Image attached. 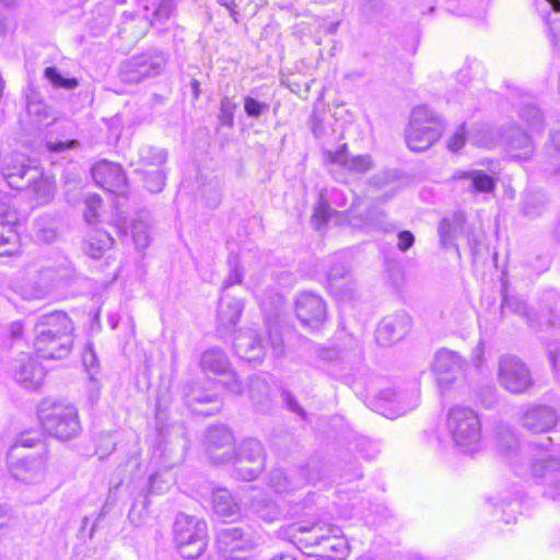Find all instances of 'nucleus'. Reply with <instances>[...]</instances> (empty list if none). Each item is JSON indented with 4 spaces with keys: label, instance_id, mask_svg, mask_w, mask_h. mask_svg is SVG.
I'll return each instance as SVG.
<instances>
[{
    "label": "nucleus",
    "instance_id": "54",
    "mask_svg": "<svg viewBox=\"0 0 560 560\" xmlns=\"http://www.w3.org/2000/svg\"><path fill=\"white\" fill-rule=\"evenodd\" d=\"M20 242L15 225L0 220V245L15 244Z\"/></svg>",
    "mask_w": 560,
    "mask_h": 560
},
{
    "label": "nucleus",
    "instance_id": "14",
    "mask_svg": "<svg viewBox=\"0 0 560 560\" xmlns=\"http://www.w3.org/2000/svg\"><path fill=\"white\" fill-rule=\"evenodd\" d=\"M465 364V359L458 352L441 349L435 353L432 370L442 394L463 381Z\"/></svg>",
    "mask_w": 560,
    "mask_h": 560
},
{
    "label": "nucleus",
    "instance_id": "39",
    "mask_svg": "<svg viewBox=\"0 0 560 560\" xmlns=\"http://www.w3.org/2000/svg\"><path fill=\"white\" fill-rule=\"evenodd\" d=\"M26 110L39 128L48 126L55 120L50 107L35 94L27 97Z\"/></svg>",
    "mask_w": 560,
    "mask_h": 560
},
{
    "label": "nucleus",
    "instance_id": "19",
    "mask_svg": "<svg viewBox=\"0 0 560 560\" xmlns=\"http://www.w3.org/2000/svg\"><path fill=\"white\" fill-rule=\"evenodd\" d=\"M47 459V451L24 456L11 464L10 472L20 482L26 485L42 483L46 478Z\"/></svg>",
    "mask_w": 560,
    "mask_h": 560
},
{
    "label": "nucleus",
    "instance_id": "27",
    "mask_svg": "<svg viewBox=\"0 0 560 560\" xmlns=\"http://www.w3.org/2000/svg\"><path fill=\"white\" fill-rule=\"evenodd\" d=\"M557 420L556 411L545 405L528 406L521 417L522 425L534 433L550 431L556 425Z\"/></svg>",
    "mask_w": 560,
    "mask_h": 560
},
{
    "label": "nucleus",
    "instance_id": "60",
    "mask_svg": "<svg viewBox=\"0 0 560 560\" xmlns=\"http://www.w3.org/2000/svg\"><path fill=\"white\" fill-rule=\"evenodd\" d=\"M203 197L206 199V205L214 209L217 208L221 202V188L218 182L214 184H209L207 187L203 188Z\"/></svg>",
    "mask_w": 560,
    "mask_h": 560
},
{
    "label": "nucleus",
    "instance_id": "24",
    "mask_svg": "<svg viewBox=\"0 0 560 560\" xmlns=\"http://www.w3.org/2000/svg\"><path fill=\"white\" fill-rule=\"evenodd\" d=\"M233 348L241 359L248 362H261L266 354V346L253 328L238 330L234 337Z\"/></svg>",
    "mask_w": 560,
    "mask_h": 560
},
{
    "label": "nucleus",
    "instance_id": "64",
    "mask_svg": "<svg viewBox=\"0 0 560 560\" xmlns=\"http://www.w3.org/2000/svg\"><path fill=\"white\" fill-rule=\"evenodd\" d=\"M466 142L464 127L460 126L455 133L450 138L447 148L452 152L459 151Z\"/></svg>",
    "mask_w": 560,
    "mask_h": 560
},
{
    "label": "nucleus",
    "instance_id": "13",
    "mask_svg": "<svg viewBox=\"0 0 560 560\" xmlns=\"http://www.w3.org/2000/svg\"><path fill=\"white\" fill-rule=\"evenodd\" d=\"M530 472L535 481L544 487L545 497L560 500V460L557 457L545 452L535 455Z\"/></svg>",
    "mask_w": 560,
    "mask_h": 560
},
{
    "label": "nucleus",
    "instance_id": "16",
    "mask_svg": "<svg viewBox=\"0 0 560 560\" xmlns=\"http://www.w3.org/2000/svg\"><path fill=\"white\" fill-rule=\"evenodd\" d=\"M498 378L509 392L521 394L533 386L529 369L516 357H504L499 362Z\"/></svg>",
    "mask_w": 560,
    "mask_h": 560
},
{
    "label": "nucleus",
    "instance_id": "43",
    "mask_svg": "<svg viewBox=\"0 0 560 560\" xmlns=\"http://www.w3.org/2000/svg\"><path fill=\"white\" fill-rule=\"evenodd\" d=\"M365 219L369 224L386 233L395 232L397 230L396 224L387 219L386 213L376 207L368 209Z\"/></svg>",
    "mask_w": 560,
    "mask_h": 560
},
{
    "label": "nucleus",
    "instance_id": "52",
    "mask_svg": "<svg viewBox=\"0 0 560 560\" xmlns=\"http://www.w3.org/2000/svg\"><path fill=\"white\" fill-rule=\"evenodd\" d=\"M236 104L229 97H223L220 103L219 120L221 125L232 127L234 125V112Z\"/></svg>",
    "mask_w": 560,
    "mask_h": 560
},
{
    "label": "nucleus",
    "instance_id": "22",
    "mask_svg": "<svg viewBox=\"0 0 560 560\" xmlns=\"http://www.w3.org/2000/svg\"><path fill=\"white\" fill-rule=\"evenodd\" d=\"M295 314L302 325L318 328L326 319V304L313 292H302L295 300Z\"/></svg>",
    "mask_w": 560,
    "mask_h": 560
},
{
    "label": "nucleus",
    "instance_id": "45",
    "mask_svg": "<svg viewBox=\"0 0 560 560\" xmlns=\"http://www.w3.org/2000/svg\"><path fill=\"white\" fill-rule=\"evenodd\" d=\"M44 75L55 88L73 90L79 85L75 78L62 77L56 67H47L44 71Z\"/></svg>",
    "mask_w": 560,
    "mask_h": 560
},
{
    "label": "nucleus",
    "instance_id": "8",
    "mask_svg": "<svg viewBox=\"0 0 560 560\" xmlns=\"http://www.w3.org/2000/svg\"><path fill=\"white\" fill-rule=\"evenodd\" d=\"M167 61L165 51L155 47L149 48L121 62L119 78L127 84H139L147 79L161 75Z\"/></svg>",
    "mask_w": 560,
    "mask_h": 560
},
{
    "label": "nucleus",
    "instance_id": "59",
    "mask_svg": "<svg viewBox=\"0 0 560 560\" xmlns=\"http://www.w3.org/2000/svg\"><path fill=\"white\" fill-rule=\"evenodd\" d=\"M397 176L394 171H382L369 178V185L375 188H384L396 180Z\"/></svg>",
    "mask_w": 560,
    "mask_h": 560
},
{
    "label": "nucleus",
    "instance_id": "46",
    "mask_svg": "<svg viewBox=\"0 0 560 560\" xmlns=\"http://www.w3.org/2000/svg\"><path fill=\"white\" fill-rule=\"evenodd\" d=\"M44 75L55 88L73 90L79 85L75 78L62 77L56 67H47L44 71Z\"/></svg>",
    "mask_w": 560,
    "mask_h": 560
},
{
    "label": "nucleus",
    "instance_id": "48",
    "mask_svg": "<svg viewBox=\"0 0 560 560\" xmlns=\"http://www.w3.org/2000/svg\"><path fill=\"white\" fill-rule=\"evenodd\" d=\"M248 393L252 400L260 402L268 397L269 386L264 378L253 376L249 378Z\"/></svg>",
    "mask_w": 560,
    "mask_h": 560
},
{
    "label": "nucleus",
    "instance_id": "55",
    "mask_svg": "<svg viewBox=\"0 0 560 560\" xmlns=\"http://www.w3.org/2000/svg\"><path fill=\"white\" fill-rule=\"evenodd\" d=\"M230 266V275L223 283V290L229 289L233 284L241 283L243 278V272L238 266V257L231 255L228 259Z\"/></svg>",
    "mask_w": 560,
    "mask_h": 560
},
{
    "label": "nucleus",
    "instance_id": "6",
    "mask_svg": "<svg viewBox=\"0 0 560 560\" xmlns=\"http://www.w3.org/2000/svg\"><path fill=\"white\" fill-rule=\"evenodd\" d=\"M502 311L515 313L523 317L532 328L544 327L560 328V294L548 292L544 298V306L539 313L532 311L524 301L517 296H510L503 284Z\"/></svg>",
    "mask_w": 560,
    "mask_h": 560
},
{
    "label": "nucleus",
    "instance_id": "50",
    "mask_svg": "<svg viewBox=\"0 0 560 560\" xmlns=\"http://www.w3.org/2000/svg\"><path fill=\"white\" fill-rule=\"evenodd\" d=\"M355 450L366 459H373L380 453L378 444L366 436L357 438Z\"/></svg>",
    "mask_w": 560,
    "mask_h": 560
},
{
    "label": "nucleus",
    "instance_id": "18",
    "mask_svg": "<svg viewBox=\"0 0 560 560\" xmlns=\"http://www.w3.org/2000/svg\"><path fill=\"white\" fill-rule=\"evenodd\" d=\"M327 287L331 294L345 301L353 296L355 281L342 255L336 254L327 271Z\"/></svg>",
    "mask_w": 560,
    "mask_h": 560
},
{
    "label": "nucleus",
    "instance_id": "32",
    "mask_svg": "<svg viewBox=\"0 0 560 560\" xmlns=\"http://www.w3.org/2000/svg\"><path fill=\"white\" fill-rule=\"evenodd\" d=\"M451 180H453L456 184V188L463 191L471 194L490 191V175L485 174L482 171L458 170L454 172V174L451 177Z\"/></svg>",
    "mask_w": 560,
    "mask_h": 560
},
{
    "label": "nucleus",
    "instance_id": "41",
    "mask_svg": "<svg viewBox=\"0 0 560 560\" xmlns=\"http://www.w3.org/2000/svg\"><path fill=\"white\" fill-rule=\"evenodd\" d=\"M252 509L260 518L266 522H273L280 515L278 505L264 495L255 498L252 503Z\"/></svg>",
    "mask_w": 560,
    "mask_h": 560
},
{
    "label": "nucleus",
    "instance_id": "21",
    "mask_svg": "<svg viewBox=\"0 0 560 560\" xmlns=\"http://www.w3.org/2000/svg\"><path fill=\"white\" fill-rule=\"evenodd\" d=\"M323 156L326 163L336 164L354 175H364L375 167L370 154L351 155L348 145L341 144L337 150L323 149Z\"/></svg>",
    "mask_w": 560,
    "mask_h": 560
},
{
    "label": "nucleus",
    "instance_id": "28",
    "mask_svg": "<svg viewBox=\"0 0 560 560\" xmlns=\"http://www.w3.org/2000/svg\"><path fill=\"white\" fill-rule=\"evenodd\" d=\"M116 234L118 238H115L110 233L106 231H98L97 243L100 245H105L107 241L113 244L120 242L122 244L133 243V245H149L150 235L148 231V225L142 221L133 222L130 226V231L127 228H122L117 225L115 228Z\"/></svg>",
    "mask_w": 560,
    "mask_h": 560
},
{
    "label": "nucleus",
    "instance_id": "25",
    "mask_svg": "<svg viewBox=\"0 0 560 560\" xmlns=\"http://www.w3.org/2000/svg\"><path fill=\"white\" fill-rule=\"evenodd\" d=\"M94 182L104 189L120 194L126 187V176L121 166L106 160L95 163L91 170Z\"/></svg>",
    "mask_w": 560,
    "mask_h": 560
},
{
    "label": "nucleus",
    "instance_id": "36",
    "mask_svg": "<svg viewBox=\"0 0 560 560\" xmlns=\"http://www.w3.org/2000/svg\"><path fill=\"white\" fill-rule=\"evenodd\" d=\"M520 121L532 133L540 135L545 129V118L541 110L532 102L522 104L517 109Z\"/></svg>",
    "mask_w": 560,
    "mask_h": 560
},
{
    "label": "nucleus",
    "instance_id": "12",
    "mask_svg": "<svg viewBox=\"0 0 560 560\" xmlns=\"http://www.w3.org/2000/svg\"><path fill=\"white\" fill-rule=\"evenodd\" d=\"M255 547L256 540L249 530L226 526L217 532L218 551L226 559H244Z\"/></svg>",
    "mask_w": 560,
    "mask_h": 560
},
{
    "label": "nucleus",
    "instance_id": "53",
    "mask_svg": "<svg viewBox=\"0 0 560 560\" xmlns=\"http://www.w3.org/2000/svg\"><path fill=\"white\" fill-rule=\"evenodd\" d=\"M268 340L271 354L275 358H280L284 354L283 338L277 327L269 326Z\"/></svg>",
    "mask_w": 560,
    "mask_h": 560
},
{
    "label": "nucleus",
    "instance_id": "10",
    "mask_svg": "<svg viewBox=\"0 0 560 560\" xmlns=\"http://www.w3.org/2000/svg\"><path fill=\"white\" fill-rule=\"evenodd\" d=\"M322 464L312 459L289 472L281 468L273 469L269 476V486L277 493H289L306 485L316 483L322 479Z\"/></svg>",
    "mask_w": 560,
    "mask_h": 560
},
{
    "label": "nucleus",
    "instance_id": "7",
    "mask_svg": "<svg viewBox=\"0 0 560 560\" xmlns=\"http://www.w3.org/2000/svg\"><path fill=\"white\" fill-rule=\"evenodd\" d=\"M176 548L183 558H199L207 547V523L195 516L178 514L173 525Z\"/></svg>",
    "mask_w": 560,
    "mask_h": 560
},
{
    "label": "nucleus",
    "instance_id": "56",
    "mask_svg": "<svg viewBox=\"0 0 560 560\" xmlns=\"http://www.w3.org/2000/svg\"><path fill=\"white\" fill-rule=\"evenodd\" d=\"M173 482L171 476L164 477V475L158 472L150 477L149 480V492L150 493H162L166 491Z\"/></svg>",
    "mask_w": 560,
    "mask_h": 560
},
{
    "label": "nucleus",
    "instance_id": "42",
    "mask_svg": "<svg viewBox=\"0 0 560 560\" xmlns=\"http://www.w3.org/2000/svg\"><path fill=\"white\" fill-rule=\"evenodd\" d=\"M166 151L152 145H143L139 150V159L147 166H161L166 162Z\"/></svg>",
    "mask_w": 560,
    "mask_h": 560
},
{
    "label": "nucleus",
    "instance_id": "9",
    "mask_svg": "<svg viewBox=\"0 0 560 560\" xmlns=\"http://www.w3.org/2000/svg\"><path fill=\"white\" fill-rule=\"evenodd\" d=\"M0 176L8 187L22 190L40 177V166L20 152L0 154Z\"/></svg>",
    "mask_w": 560,
    "mask_h": 560
},
{
    "label": "nucleus",
    "instance_id": "62",
    "mask_svg": "<svg viewBox=\"0 0 560 560\" xmlns=\"http://www.w3.org/2000/svg\"><path fill=\"white\" fill-rule=\"evenodd\" d=\"M174 0H159L153 9V16L160 21H166L170 19L174 11Z\"/></svg>",
    "mask_w": 560,
    "mask_h": 560
},
{
    "label": "nucleus",
    "instance_id": "47",
    "mask_svg": "<svg viewBox=\"0 0 560 560\" xmlns=\"http://www.w3.org/2000/svg\"><path fill=\"white\" fill-rule=\"evenodd\" d=\"M143 176L145 187L150 192L156 194L162 191L165 185V173L161 168L143 171Z\"/></svg>",
    "mask_w": 560,
    "mask_h": 560
},
{
    "label": "nucleus",
    "instance_id": "57",
    "mask_svg": "<svg viewBox=\"0 0 560 560\" xmlns=\"http://www.w3.org/2000/svg\"><path fill=\"white\" fill-rule=\"evenodd\" d=\"M102 205V199L98 195H89L85 199L84 219L91 224L97 218V210Z\"/></svg>",
    "mask_w": 560,
    "mask_h": 560
},
{
    "label": "nucleus",
    "instance_id": "63",
    "mask_svg": "<svg viewBox=\"0 0 560 560\" xmlns=\"http://www.w3.org/2000/svg\"><path fill=\"white\" fill-rule=\"evenodd\" d=\"M282 396L285 406L290 411L299 415L301 419H306V411L303 409L302 406H300L296 398L290 392H283Z\"/></svg>",
    "mask_w": 560,
    "mask_h": 560
},
{
    "label": "nucleus",
    "instance_id": "23",
    "mask_svg": "<svg viewBox=\"0 0 560 560\" xmlns=\"http://www.w3.org/2000/svg\"><path fill=\"white\" fill-rule=\"evenodd\" d=\"M411 319L405 312L384 317L377 326L375 338L384 347L401 340L410 328Z\"/></svg>",
    "mask_w": 560,
    "mask_h": 560
},
{
    "label": "nucleus",
    "instance_id": "58",
    "mask_svg": "<svg viewBox=\"0 0 560 560\" xmlns=\"http://www.w3.org/2000/svg\"><path fill=\"white\" fill-rule=\"evenodd\" d=\"M544 202L537 196H527L523 202L522 211L526 217L534 218L541 213Z\"/></svg>",
    "mask_w": 560,
    "mask_h": 560
},
{
    "label": "nucleus",
    "instance_id": "38",
    "mask_svg": "<svg viewBox=\"0 0 560 560\" xmlns=\"http://www.w3.org/2000/svg\"><path fill=\"white\" fill-rule=\"evenodd\" d=\"M24 189L30 190L37 203L47 205L55 197L56 184L40 168V177L30 183V186H26Z\"/></svg>",
    "mask_w": 560,
    "mask_h": 560
},
{
    "label": "nucleus",
    "instance_id": "29",
    "mask_svg": "<svg viewBox=\"0 0 560 560\" xmlns=\"http://www.w3.org/2000/svg\"><path fill=\"white\" fill-rule=\"evenodd\" d=\"M378 399L389 405L390 412L386 417L395 418L417 407L419 390L416 387L411 392H397L394 388H385L378 393Z\"/></svg>",
    "mask_w": 560,
    "mask_h": 560
},
{
    "label": "nucleus",
    "instance_id": "30",
    "mask_svg": "<svg viewBox=\"0 0 560 560\" xmlns=\"http://www.w3.org/2000/svg\"><path fill=\"white\" fill-rule=\"evenodd\" d=\"M337 119L325 108H314L310 118V128L314 137L322 143L323 149L339 139L336 135L335 124Z\"/></svg>",
    "mask_w": 560,
    "mask_h": 560
},
{
    "label": "nucleus",
    "instance_id": "44",
    "mask_svg": "<svg viewBox=\"0 0 560 560\" xmlns=\"http://www.w3.org/2000/svg\"><path fill=\"white\" fill-rule=\"evenodd\" d=\"M255 94V91H250V94L244 97V112L247 117L258 119L269 112L270 104L267 101H259Z\"/></svg>",
    "mask_w": 560,
    "mask_h": 560
},
{
    "label": "nucleus",
    "instance_id": "31",
    "mask_svg": "<svg viewBox=\"0 0 560 560\" xmlns=\"http://www.w3.org/2000/svg\"><path fill=\"white\" fill-rule=\"evenodd\" d=\"M409 247H390L385 252V273L396 290H400L406 283V250Z\"/></svg>",
    "mask_w": 560,
    "mask_h": 560
},
{
    "label": "nucleus",
    "instance_id": "51",
    "mask_svg": "<svg viewBox=\"0 0 560 560\" xmlns=\"http://www.w3.org/2000/svg\"><path fill=\"white\" fill-rule=\"evenodd\" d=\"M331 214V209L328 202L324 199V196L320 195L318 206L315 208V211L312 215V224L316 230H320L322 226L328 221Z\"/></svg>",
    "mask_w": 560,
    "mask_h": 560
},
{
    "label": "nucleus",
    "instance_id": "61",
    "mask_svg": "<svg viewBox=\"0 0 560 560\" xmlns=\"http://www.w3.org/2000/svg\"><path fill=\"white\" fill-rule=\"evenodd\" d=\"M36 237L38 242L50 244L59 241V232L55 225H43L38 223Z\"/></svg>",
    "mask_w": 560,
    "mask_h": 560
},
{
    "label": "nucleus",
    "instance_id": "15",
    "mask_svg": "<svg viewBox=\"0 0 560 560\" xmlns=\"http://www.w3.org/2000/svg\"><path fill=\"white\" fill-rule=\"evenodd\" d=\"M188 448V440L185 428L182 424H173L168 429H160L158 451L164 466L171 468L179 464Z\"/></svg>",
    "mask_w": 560,
    "mask_h": 560
},
{
    "label": "nucleus",
    "instance_id": "11",
    "mask_svg": "<svg viewBox=\"0 0 560 560\" xmlns=\"http://www.w3.org/2000/svg\"><path fill=\"white\" fill-rule=\"evenodd\" d=\"M234 474L242 480H253L264 470L265 451L261 443L253 438L245 439L234 450Z\"/></svg>",
    "mask_w": 560,
    "mask_h": 560
},
{
    "label": "nucleus",
    "instance_id": "17",
    "mask_svg": "<svg viewBox=\"0 0 560 560\" xmlns=\"http://www.w3.org/2000/svg\"><path fill=\"white\" fill-rule=\"evenodd\" d=\"M495 144L502 147L506 154L514 160L527 161L535 151L532 137L515 124L500 129Z\"/></svg>",
    "mask_w": 560,
    "mask_h": 560
},
{
    "label": "nucleus",
    "instance_id": "49",
    "mask_svg": "<svg viewBox=\"0 0 560 560\" xmlns=\"http://www.w3.org/2000/svg\"><path fill=\"white\" fill-rule=\"evenodd\" d=\"M480 326V339L477 343V346L472 349L471 360L477 371H480L483 363H485V351L488 345V335L487 330L483 331L481 322L479 323Z\"/></svg>",
    "mask_w": 560,
    "mask_h": 560
},
{
    "label": "nucleus",
    "instance_id": "33",
    "mask_svg": "<svg viewBox=\"0 0 560 560\" xmlns=\"http://www.w3.org/2000/svg\"><path fill=\"white\" fill-rule=\"evenodd\" d=\"M185 404L196 415L210 417L222 409V401L218 396L206 393H192L185 395Z\"/></svg>",
    "mask_w": 560,
    "mask_h": 560
},
{
    "label": "nucleus",
    "instance_id": "1",
    "mask_svg": "<svg viewBox=\"0 0 560 560\" xmlns=\"http://www.w3.org/2000/svg\"><path fill=\"white\" fill-rule=\"evenodd\" d=\"M33 348L45 360L67 358L74 343V325L69 315L55 311L40 315L33 327Z\"/></svg>",
    "mask_w": 560,
    "mask_h": 560
},
{
    "label": "nucleus",
    "instance_id": "3",
    "mask_svg": "<svg viewBox=\"0 0 560 560\" xmlns=\"http://www.w3.org/2000/svg\"><path fill=\"white\" fill-rule=\"evenodd\" d=\"M37 417L43 430L60 441L75 439L82 431L78 409L70 402L43 399L37 407Z\"/></svg>",
    "mask_w": 560,
    "mask_h": 560
},
{
    "label": "nucleus",
    "instance_id": "34",
    "mask_svg": "<svg viewBox=\"0 0 560 560\" xmlns=\"http://www.w3.org/2000/svg\"><path fill=\"white\" fill-rule=\"evenodd\" d=\"M200 365L205 372L215 375L223 376L231 371L230 361L225 352L217 347L208 349L202 353Z\"/></svg>",
    "mask_w": 560,
    "mask_h": 560
},
{
    "label": "nucleus",
    "instance_id": "2",
    "mask_svg": "<svg viewBox=\"0 0 560 560\" xmlns=\"http://www.w3.org/2000/svg\"><path fill=\"white\" fill-rule=\"evenodd\" d=\"M288 538L307 555L341 559L348 551L341 528L323 521L292 524L288 528Z\"/></svg>",
    "mask_w": 560,
    "mask_h": 560
},
{
    "label": "nucleus",
    "instance_id": "5",
    "mask_svg": "<svg viewBox=\"0 0 560 560\" xmlns=\"http://www.w3.org/2000/svg\"><path fill=\"white\" fill-rule=\"evenodd\" d=\"M443 130V119L436 113L427 105L416 106L406 130V143L411 151H424L441 138Z\"/></svg>",
    "mask_w": 560,
    "mask_h": 560
},
{
    "label": "nucleus",
    "instance_id": "35",
    "mask_svg": "<svg viewBox=\"0 0 560 560\" xmlns=\"http://www.w3.org/2000/svg\"><path fill=\"white\" fill-rule=\"evenodd\" d=\"M244 304L242 300L231 296H222L219 302L218 320L221 326H234L243 312Z\"/></svg>",
    "mask_w": 560,
    "mask_h": 560
},
{
    "label": "nucleus",
    "instance_id": "4",
    "mask_svg": "<svg viewBox=\"0 0 560 560\" xmlns=\"http://www.w3.org/2000/svg\"><path fill=\"white\" fill-rule=\"evenodd\" d=\"M445 428L453 445L462 453L472 454L480 447L481 423L476 411L468 407H452Z\"/></svg>",
    "mask_w": 560,
    "mask_h": 560
},
{
    "label": "nucleus",
    "instance_id": "26",
    "mask_svg": "<svg viewBox=\"0 0 560 560\" xmlns=\"http://www.w3.org/2000/svg\"><path fill=\"white\" fill-rule=\"evenodd\" d=\"M13 377L26 389L38 388L44 381L45 371L30 354H22L14 361Z\"/></svg>",
    "mask_w": 560,
    "mask_h": 560
},
{
    "label": "nucleus",
    "instance_id": "20",
    "mask_svg": "<svg viewBox=\"0 0 560 560\" xmlns=\"http://www.w3.org/2000/svg\"><path fill=\"white\" fill-rule=\"evenodd\" d=\"M206 447L214 464H225L234 458V436L225 425H213L208 429Z\"/></svg>",
    "mask_w": 560,
    "mask_h": 560
},
{
    "label": "nucleus",
    "instance_id": "40",
    "mask_svg": "<svg viewBox=\"0 0 560 560\" xmlns=\"http://www.w3.org/2000/svg\"><path fill=\"white\" fill-rule=\"evenodd\" d=\"M212 505L215 514L222 517H232L240 513V505L226 489H217L213 492Z\"/></svg>",
    "mask_w": 560,
    "mask_h": 560
},
{
    "label": "nucleus",
    "instance_id": "37",
    "mask_svg": "<svg viewBox=\"0 0 560 560\" xmlns=\"http://www.w3.org/2000/svg\"><path fill=\"white\" fill-rule=\"evenodd\" d=\"M465 224V214L455 212L450 218H443L439 224V235L441 245H450L457 240Z\"/></svg>",
    "mask_w": 560,
    "mask_h": 560
}]
</instances>
